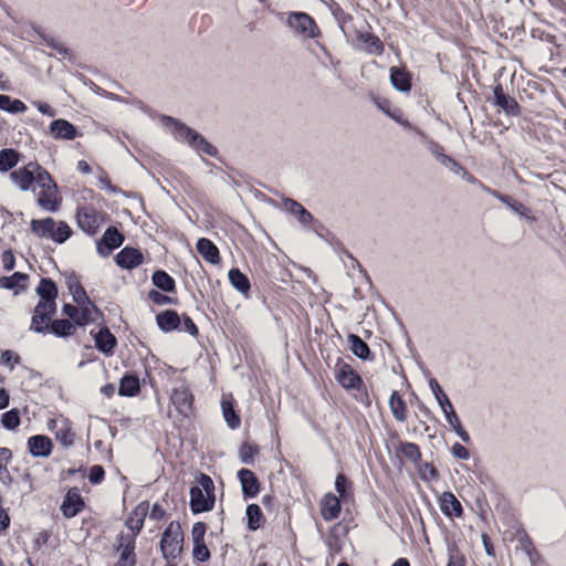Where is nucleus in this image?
I'll list each match as a JSON object with an SVG mask.
<instances>
[{"label":"nucleus","instance_id":"f257e3e1","mask_svg":"<svg viewBox=\"0 0 566 566\" xmlns=\"http://www.w3.org/2000/svg\"><path fill=\"white\" fill-rule=\"evenodd\" d=\"M33 191L35 192L36 203L40 208L49 212L59 210L62 198L56 182L45 169H42V171L38 174Z\"/></svg>","mask_w":566,"mask_h":566},{"label":"nucleus","instance_id":"f03ea898","mask_svg":"<svg viewBox=\"0 0 566 566\" xmlns=\"http://www.w3.org/2000/svg\"><path fill=\"white\" fill-rule=\"evenodd\" d=\"M214 484L212 479L200 473L196 478V484L190 489V507L193 513L208 512L214 505Z\"/></svg>","mask_w":566,"mask_h":566},{"label":"nucleus","instance_id":"7ed1b4c3","mask_svg":"<svg viewBox=\"0 0 566 566\" xmlns=\"http://www.w3.org/2000/svg\"><path fill=\"white\" fill-rule=\"evenodd\" d=\"M286 25L304 39H318L322 32L312 15L304 11H290L285 20Z\"/></svg>","mask_w":566,"mask_h":566},{"label":"nucleus","instance_id":"20e7f679","mask_svg":"<svg viewBox=\"0 0 566 566\" xmlns=\"http://www.w3.org/2000/svg\"><path fill=\"white\" fill-rule=\"evenodd\" d=\"M184 533L179 523L171 522L163 533L160 549L166 559L175 560L182 552Z\"/></svg>","mask_w":566,"mask_h":566},{"label":"nucleus","instance_id":"39448f33","mask_svg":"<svg viewBox=\"0 0 566 566\" xmlns=\"http://www.w3.org/2000/svg\"><path fill=\"white\" fill-rule=\"evenodd\" d=\"M158 122L175 139L182 142H208L200 133L176 117L159 115Z\"/></svg>","mask_w":566,"mask_h":566},{"label":"nucleus","instance_id":"423d86ee","mask_svg":"<svg viewBox=\"0 0 566 566\" xmlns=\"http://www.w3.org/2000/svg\"><path fill=\"white\" fill-rule=\"evenodd\" d=\"M56 311L55 301L40 300L34 307L30 329L35 333H45L49 331V322Z\"/></svg>","mask_w":566,"mask_h":566},{"label":"nucleus","instance_id":"0eeeda50","mask_svg":"<svg viewBox=\"0 0 566 566\" xmlns=\"http://www.w3.org/2000/svg\"><path fill=\"white\" fill-rule=\"evenodd\" d=\"M77 224L87 234H95L106 221V214L85 206L77 210Z\"/></svg>","mask_w":566,"mask_h":566},{"label":"nucleus","instance_id":"6e6552de","mask_svg":"<svg viewBox=\"0 0 566 566\" xmlns=\"http://www.w3.org/2000/svg\"><path fill=\"white\" fill-rule=\"evenodd\" d=\"M42 169L38 163H29L24 167L12 171L10 179L19 189L27 191L31 188L32 184H35L38 174Z\"/></svg>","mask_w":566,"mask_h":566},{"label":"nucleus","instance_id":"1a4fd4ad","mask_svg":"<svg viewBox=\"0 0 566 566\" xmlns=\"http://www.w3.org/2000/svg\"><path fill=\"white\" fill-rule=\"evenodd\" d=\"M49 134L54 139L64 140H73L83 136L77 126L64 118L53 119L49 125Z\"/></svg>","mask_w":566,"mask_h":566},{"label":"nucleus","instance_id":"9d476101","mask_svg":"<svg viewBox=\"0 0 566 566\" xmlns=\"http://www.w3.org/2000/svg\"><path fill=\"white\" fill-rule=\"evenodd\" d=\"M356 49L364 50L369 55L380 56L385 52V45L378 35L370 32H356Z\"/></svg>","mask_w":566,"mask_h":566},{"label":"nucleus","instance_id":"9b49d317","mask_svg":"<svg viewBox=\"0 0 566 566\" xmlns=\"http://www.w3.org/2000/svg\"><path fill=\"white\" fill-rule=\"evenodd\" d=\"M493 104L501 108L507 116H518L521 107L516 99L504 93L500 83L493 86Z\"/></svg>","mask_w":566,"mask_h":566},{"label":"nucleus","instance_id":"f8f14e48","mask_svg":"<svg viewBox=\"0 0 566 566\" xmlns=\"http://www.w3.org/2000/svg\"><path fill=\"white\" fill-rule=\"evenodd\" d=\"M170 401L176 410L184 417H188L192 411L193 397L189 388L185 385L175 387L170 395Z\"/></svg>","mask_w":566,"mask_h":566},{"label":"nucleus","instance_id":"ddd939ff","mask_svg":"<svg viewBox=\"0 0 566 566\" xmlns=\"http://www.w3.org/2000/svg\"><path fill=\"white\" fill-rule=\"evenodd\" d=\"M135 538L129 534H119L117 537V551H120L119 559L116 566H134L135 565Z\"/></svg>","mask_w":566,"mask_h":566},{"label":"nucleus","instance_id":"4468645a","mask_svg":"<svg viewBox=\"0 0 566 566\" xmlns=\"http://www.w3.org/2000/svg\"><path fill=\"white\" fill-rule=\"evenodd\" d=\"M389 80L392 87L400 93H409L412 87V74L406 66H391Z\"/></svg>","mask_w":566,"mask_h":566},{"label":"nucleus","instance_id":"2eb2a0df","mask_svg":"<svg viewBox=\"0 0 566 566\" xmlns=\"http://www.w3.org/2000/svg\"><path fill=\"white\" fill-rule=\"evenodd\" d=\"M123 235L114 228L109 227L103 234L101 241L97 243V252L102 256H108L111 252L123 243Z\"/></svg>","mask_w":566,"mask_h":566},{"label":"nucleus","instance_id":"dca6fc26","mask_svg":"<svg viewBox=\"0 0 566 566\" xmlns=\"http://www.w3.org/2000/svg\"><path fill=\"white\" fill-rule=\"evenodd\" d=\"M335 378L345 389H355L361 385V378L347 364L336 366Z\"/></svg>","mask_w":566,"mask_h":566},{"label":"nucleus","instance_id":"f3484780","mask_svg":"<svg viewBox=\"0 0 566 566\" xmlns=\"http://www.w3.org/2000/svg\"><path fill=\"white\" fill-rule=\"evenodd\" d=\"M84 507V502L76 489H71L66 493L61 505V511L66 518L76 516Z\"/></svg>","mask_w":566,"mask_h":566},{"label":"nucleus","instance_id":"a211bd4d","mask_svg":"<svg viewBox=\"0 0 566 566\" xmlns=\"http://www.w3.org/2000/svg\"><path fill=\"white\" fill-rule=\"evenodd\" d=\"M238 479L242 486V492L247 497H254L260 491V482L255 474L249 469H241L238 472Z\"/></svg>","mask_w":566,"mask_h":566},{"label":"nucleus","instance_id":"6ab92c4d","mask_svg":"<svg viewBox=\"0 0 566 566\" xmlns=\"http://www.w3.org/2000/svg\"><path fill=\"white\" fill-rule=\"evenodd\" d=\"M148 502L138 504L135 510L129 514L126 520V526L132 531L134 537L140 532L144 525V520L148 513Z\"/></svg>","mask_w":566,"mask_h":566},{"label":"nucleus","instance_id":"aec40b11","mask_svg":"<svg viewBox=\"0 0 566 566\" xmlns=\"http://www.w3.org/2000/svg\"><path fill=\"white\" fill-rule=\"evenodd\" d=\"M340 513V501L332 494H325L321 501V514L325 521H333L338 517Z\"/></svg>","mask_w":566,"mask_h":566},{"label":"nucleus","instance_id":"412c9836","mask_svg":"<svg viewBox=\"0 0 566 566\" xmlns=\"http://www.w3.org/2000/svg\"><path fill=\"white\" fill-rule=\"evenodd\" d=\"M29 451L33 457L46 458L52 452V441L45 436H33L28 440Z\"/></svg>","mask_w":566,"mask_h":566},{"label":"nucleus","instance_id":"4be33fe9","mask_svg":"<svg viewBox=\"0 0 566 566\" xmlns=\"http://www.w3.org/2000/svg\"><path fill=\"white\" fill-rule=\"evenodd\" d=\"M143 253L138 249L124 248L116 255V263L124 269H133L142 264Z\"/></svg>","mask_w":566,"mask_h":566},{"label":"nucleus","instance_id":"5701e85b","mask_svg":"<svg viewBox=\"0 0 566 566\" xmlns=\"http://www.w3.org/2000/svg\"><path fill=\"white\" fill-rule=\"evenodd\" d=\"M55 220L53 218H44V219H34L31 221L30 229L31 232L38 238L51 239L54 234Z\"/></svg>","mask_w":566,"mask_h":566},{"label":"nucleus","instance_id":"b1692460","mask_svg":"<svg viewBox=\"0 0 566 566\" xmlns=\"http://www.w3.org/2000/svg\"><path fill=\"white\" fill-rule=\"evenodd\" d=\"M197 250L200 255L211 264H218L220 262L219 249L209 239L201 238L197 242Z\"/></svg>","mask_w":566,"mask_h":566},{"label":"nucleus","instance_id":"393cba45","mask_svg":"<svg viewBox=\"0 0 566 566\" xmlns=\"http://www.w3.org/2000/svg\"><path fill=\"white\" fill-rule=\"evenodd\" d=\"M440 509L447 516H461L462 506L451 492H443L440 496Z\"/></svg>","mask_w":566,"mask_h":566},{"label":"nucleus","instance_id":"a878e982","mask_svg":"<svg viewBox=\"0 0 566 566\" xmlns=\"http://www.w3.org/2000/svg\"><path fill=\"white\" fill-rule=\"evenodd\" d=\"M389 408L394 416V418L399 421L403 422L407 420L408 409L405 400L397 392L392 391L390 398H389Z\"/></svg>","mask_w":566,"mask_h":566},{"label":"nucleus","instance_id":"bb28decb","mask_svg":"<svg viewBox=\"0 0 566 566\" xmlns=\"http://www.w3.org/2000/svg\"><path fill=\"white\" fill-rule=\"evenodd\" d=\"M28 106L19 98H13L7 94H0V111L12 115L24 113Z\"/></svg>","mask_w":566,"mask_h":566},{"label":"nucleus","instance_id":"cd10ccee","mask_svg":"<svg viewBox=\"0 0 566 566\" xmlns=\"http://www.w3.org/2000/svg\"><path fill=\"white\" fill-rule=\"evenodd\" d=\"M116 345V338L107 329H99L95 335V346L106 355H112Z\"/></svg>","mask_w":566,"mask_h":566},{"label":"nucleus","instance_id":"c85d7f7f","mask_svg":"<svg viewBox=\"0 0 566 566\" xmlns=\"http://www.w3.org/2000/svg\"><path fill=\"white\" fill-rule=\"evenodd\" d=\"M159 328L164 332H171L179 327L180 317L175 311H165L156 317Z\"/></svg>","mask_w":566,"mask_h":566},{"label":"nucleus","instance_id":"c756f323","mask_svg":"<svg viewBox=\"0 0 566 566\" xmlns=\"http://www.w3.org/2000/svg\"><path fill=\"white\" fill-rule=\"evenodd\" d=\"M140 390L139 379L136 376L126 375L120 379L118 394L133 397Z\"/></svg>","mask_w":566,"mask_h":566},{"label":"nucleus","instance_id":"7c9ffc66","mask_svg":"<svg viewBox=\"0 0 566 566\" xmlns=\"http://www.w3.org/2000/svg\"><path fill=\"white\" fill-rule=\"evenodd\" d=\"M80 314H77L75 323L80 326L86 325L95 321L98 315L97 307L87 298L83 305H80Z\"/></svg>","mask_w":566,"mask_h":566},{"label":"nucleus","instance_id":"2f4dec72","mask_svg":"<svg viewBox=\"0 0 566 566\" xmlns=\"http://www.w3.org/2000/svg\"><path fill=\"white\" fill-rule=\"evenodd\" d=\"M284 208L292 214L297 216L298 221L303 224H308L313 220L312 214L293 199H286L284 201Z\"/></svg>","mask_w":566,"mask_h":566},{"label":"nucleus","instance_id":"473e14b6","mask_svg":"<svg viewBox=\"0 0 566 566\" xmlns=\"http://www.w3.org/2000/svg\"><path fill=\"white\" fill-rule=\"evenodd\" d=\"M432 155L434 158L446 168H448L450 171H452L454 175H460L461 171V165L455 161L453 158L449 157L442 151V148L436 145L431 149Z\"/></svg>","mask_w":566,"mask_h":566},{"label":"nucleus","instance_id":"72a5a7b5","mask_svg":"<svg viewBox=\"0 0 566 566\" xmlns=\"http://www.w3.org/2000/svg\"><path fill=\"white\" fill-rule=\"evenodd\" d=\"M221 409L228 426L232 429L239 428L241 420L234 411L232 401L228 398H223L221 401Z\"/></svg>","mask_w":566,"mask_h":566},{"label":"nucleus","instance_id":"f704fd0d","mask_svg":"<svg viewBox=\"0 0 566 566\" xmlns=\"http://www.w3.org/2000/svg\"><path fill=\"white\" fill-rule=\"evenodd\" d=\"M153 283L156 287L164 292L175 291V280L165 271L158 270L153 274Z\"/></svg>","mask_w":566,"mask_h":566},{"label":"nucleus","instance_id":"c9c22d12","mask_svg":"<svg viewBox=\"0 0 566 566\" xmlns=\"http://www.w3.org/2000/svg\"><path fill=\"white\" fill-rule=\"evenodd\" d=\"M379 108L387 114L390 118H392L398 124L410 127V123L407 118H405V114L400 108L392 107L387 99H384L380 104H378Z\"/></svg>","mask_w":566,"mask_h":566},{"label":"nucleus","instance_id":"e433bc0d","mask_svg":"<svg viewBox=\"0 0 566 566\" xmlns=\"http://www.w3.org/2000/svg\"><path fill=\"white\" fill-rule=\"evenodd\" d=\"M228 276L232 286L239 292L247 293L250 290L249 279L239 269H231Z\"/></svg>","mask_w":566,"mask_h":566},{"label":"nucleus","instance_id":"4c0bfd02","mask_svg":"<svg viewBox=\"0 0 566 566\" xmlns=\"http://www.w3.org/2000/svg\"><path fill=\"white\" fill-rule=\"evenodd\" d=\"M49 329L56 336L66 337L75 332V326L67 319H55L49 324Z\"/></svg>","mask_w":566,"mask_h":566},{"label":"nucleus","instance_id":"58836bf2","mask_svg":"<svg viewBox=\"0 0 566 566\" xmlns=\"http://www.w3.org/2000/svg\"><path fill=\"white\" fill-rule=\"evenodd\" d=\"M348 344L350 346L352 352L361 359H367L369 357L370 350L368 345L357 335L350 334L347 337Z\"/></svg>","mask_w":566,"mask_h":566},{"label":"nucleus","instance_id":"ea45409f","mask_svg":"<svg viewBox=\"0 0 566 566\" xmlns=\"http://www.w3.org/2000/svg\"><path fill=\"white\" fill-rule=\"evenodd\" d=\"M36 293L41 300L55 301L57 295V289L52 280L42 279L36 287Z\"/></svg>","mask_w":566,"mask_h":566},{"label":"nucleus","instance_id":"a19ab883","mask_svg":"<svg viewBox=\"0 0 566 566\" xmlns=\"http://www.w3.org/2000/svg\"><path fill=\"white\" fill-rule=\"evenodd\" d=\"M247 520H248V528L251 531H256L260 528L263 514L258 504H250L247 507Z\"/></svg>","mask_w":566,"mask_h":566},{"label":"nucleus","instance_id":"79ce46f5","mask_svg":"<svg viewBox=\"0 0 566 566\" xmlns=\"http://www.w3.org/2000/svg\"><path fill=\"white\" fill-rule=\"evenodd\" d=\"M19 161V153L13 149H3L0 151V170L8 171Z\"/></svg>","mask_w":566,"mask_h":566},{"label":"nucleus","instance_id":"37998d69","mask_svg":"<svg viewBox=\"0 0 566 566\" xmlns=\"http://www.w3.org/2000/svg\"><path fill=\"white\" fill-rule=\"evenodd\" d=\"M329 8L334 19L338 24V28L345 35H347L345 32V24L352 21L353 17L349 13L345 12V10L337 2H333Z\"/></svg>","mask_w":566,"mask_h":566},{"label":"nucleus","instance_id":"c03bdc74","mask_svg":"<svg viewBox=\"0 0 566 566\" xmlns=\"http://www.w3.org/2000/svg\"><path fill=\"white\" fill-rule=\"evenodd\" d=\"M28 276L23 273L15 272L11 276H2L0 277V287L12 290L15 287H21L24 285Z\"/></svg>","mask_w":566,"mask_h":566},{"label":"nucleus","instance_id":"a18cd8bd","mask_svg":"<svg viewBox=\"0 0 566 566\" xmlns=\"http://www.w3.org/2000/svg\"><path fill=\"white\" fill-rule=\"evenodd\" d=\"M448 423L452 427L455 433L460 437V439L464 442L470 441L469 433L463 429L460 419L454 410L448 411V415L444 416Z\"/></svg>","mask_w":566,"mask_h":566},{"label":"nucleus","instance_id":"49530a36","mask_svg":"<svg viewBox=\"0 0 566 566\" xmlns=\"http://www.w3.org/2000/svg\"><path fill=\"white\" fill-rule=\"evenodd\" d=\"M52 235V241L56 243H64L72 234L70 226L64 221H55V227Z\"/></svg>","mask_w":566,"mask_h":566},{"label":"nucleus","instance_id":"de8ad7c7","mask_svg":"<svg viewBox=\"0 0 566 566\" xmlns=\"http://www.w3.org/2000/svg\"><path fill=\"white\" fill-rule=\"evenodd\" d=\"M20 422V412L18 409H11L2 415L1 423L8 430L17 429Z\"/></svg>","mask_w":566,"mask_h":566},{"label":"nucleus","instance_id":"09e8293b","mask_svg":"<svg viewBox=\"0 0 566 566\" xmlns=\"http://www.w3.org/2000/svg\"><path fill=\"white\" fill-rule=\"evenodd\" d=\"M67 286L76 304L83 305L87 301L86 292L76 280H70Z\"/></svg>","mask_w":566,"mask_h":566},{"label":"nucleus","instance_id":"8fccbe9b","mask_svg":"<svg viewBox=\"0 0 566 566\" xmlns=\"http://www.w3.org/2000/svg\"><path fill=\"white\" fill-rule=\"evenodd\" d=\"M258 452V448L250 443H243L239 450L240 460L245 464H251Z\"/></svg>","mask_w":566,"mask_h":566},{"label":"nucleus","instance_id":"3c124183","mask_svg":"<svg viewBox=\"0 0 566 566\" xmlns=\"http://www.w3.org/2000/svg\"><path fill=\"white\" fill-rule=\"evenodd\" d=\"M400 452L411 461H418L421 457L419 448L411 442H403L400 444Z\"/></svg>","mask_w":566,"mask_h":566},{"label":"nucleus","instance_id":"603ef678","mask_svg":"<svg viewBox=\"0 0 566 566\" xmlns=\"http://www.w3.org/2000/svg\"><path fill=\"white\" fill-rule=\"evenodd\" d=\"M512 211H514L515 213H517L518 216L525 218L526 220H528L530 222H535L536 221V218L535 216L532 213L531 209L527 208L525 205H523L522 202H518V201H515L514 203H512L511 208H510Z\"/></svg>","mask_w":566,"mask_h":566},{"label":"nucleus","instance_id":"864d4df0","mask_svg":"<svg viewBox=\"0 0 566 566\" xmlns=\"http://www.w3.org/2000/svg\"><path fill=\"white\" fill-rule=\"evenodd\" d=\"M192 555L199 562H206L210 558V552L205 542L193 543Z\"/></svg>","mask_w":566,"mask_h":566},{"label":"nucleus","instance_id":"5fc2aeb1","mask_svg":"<svg viewBox=\"0 0 566 566\" xmlns=\"http://www.w3.org/2000/svg\"><path fill=\"white\" fill-rule=\"evenodd\" d=\"M20 356L11 350H4L0 357V363L10 369H13L14 365L20 364Z\"/></svg>","mask_w":566,"mask_h":566},{"label":"nucleus","instance_id":"6e6d98bb","mask_svg":"<svg viewBox=\"0 0 566 566\" xmlns=\"http://www.w3.org/2000/svg\"><path fill=\"white\" fill-rule=\"evenodd\" d=\"M206 534V524L202 522H197L193 524L191 530V536L193 543L205 542Z\"/></svg>","mask_w":566,"mask_h":566},{"label":"nucleus","instance_id":"4d7b16f0","mask_svg":"<svg viewBox=\"0 0 566 566\" xmlns=\"http://www.w3.org/2000/svg\"><path fill=\"white\" fill-rule=\"evenodd\" d=\"M56 439L64 446H71L74 440V432L70 428L63 427L56 432Z\"/></svg>","mask_w":566,"mask_h":566},{"label":"nucleus","instance_id":"13d9d810","mask_svg":"<svg viewBox=\"0 0 566 566\" xmlns=\"http://www.w3.org/2000/svg\"><path fill=\"white\" fill-rule=\"evenodd\" d=\"M195 146V150L200 155H208L216 157L218 154V149L214 144H192Z\"/></svg>","mask_w":566,"mask_h":566},{"label":"nucleus","instance_id":"bf43d9fd","mask_svg":"<svg viewBox=\"0 0 566 566\" xmlns=\"http://www.w3.org/2000/svg\"><path fill=\"white\" fill-rule=\"evenodd\" d=\"M420 475L423 480L431 481L438 478V471L431 463H424L420 468Z\"/></svg>","mask_w":566,"mask_h":566},{"label":"nucleus","instance_id":"052dcab7","mask_svg":"<svg viewBox=\"0 0 566 566\" xmlns=\"http://www.w3.org/2000/svg\"><path fill=\"white\" fill-rule=\"evenodd\" d=\"M104 469L101 465H93L90 469L88 480L93 484L99 483L104 479Z\"/></svg>","mask_w":566,"mask_h":566},{"label":"nucleus","instance_id":"680f3d73","mask_svg":"<svg viewBox=\"0 0 566 566\" xmlns=\"http://www.w3.org/2000/svg\"><path fill=\"white\" fill-rule=\"evenodd\" d=\"M148 297L149 300H151L155 304H158V305H165L167 303H169L171 301L170 297L161 294L160 292L156 291V290H151L149 291L148 293Z\"/></svg>","mask_w":566,"mask_h":566},{"label":"nucleus","instance_id":"e2e57ef3","mask_svg":"<svg viewBox=\"0 0 566 566\" xmlns=\"http://www.w3.org/2000/svg\"><path fill=\"white\" fill-rule=\"evenodd\" d=\"M12 453L8 448H0V474L6 472V467L10 462Z\"/></svg>","mask_w":566,"mask_h":566},{"label":"nucleus","instance_id":"0e129e2a","mask_svg":"<svg viewBox=\"0 0 566 566\" xmlns=\"http://www.w3.org/2000/svg\"><path fill=\"white\" fill-rule=\"evenodd\" d=\"M180 325L184 332H187L193 336L198 334V328L190 317L186 316L182 321L180 319Z\"/></svg>","mask_w":566,"mask_h":566},{"label":"nucleus","instance_id":"69168bd1","mask_svg":"<svg viewBox=\"0 0 566 566\" xmlns=\"http://www.w3.org/2000/svg\"><path fill=\"white\" fill-rule=\"evenodd\" d=\"M34 105L38 109L39 113H41L42 115H48L50 117H53L55 116L56 114V111L48 103L45 102H34Z\"/></svg>","mask_w":566,"mask_h":566},{"label":"nucleus","instance_id":"338daca9","mask_svg":"<svg viewBox=\"0 0 566 566\" xmlns=\"http://www.w3.org/2000/svg\"><path fill=\"white\" fill-rule=\"evenodd\" d=\"M451 453L453 457L462 460H467L470 455L468 449L460 443H454L452 446Z\"/></svg>","mask_w":566,"mask_h":566},{"label":"nucleus","instance_id":"774afa93","mask_svg":"<svg viewBox=\"0 0 566 566\" xmlns=\"http://www.w3.org/2000/svg\"><path fill=\"white\" fill-rule=\"evenodd\" d=\"M484 190L492 195L493 197H495L496 199H499L504 205H506L509 208H511L512 203L515 202V200H513L510 196L502 195L496 190H492L490 188H484Z\"/></svg>","mask_w":566,"mask_h":566}]
</instances>
